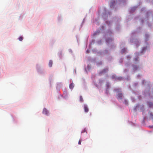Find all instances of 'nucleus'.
Instances as JSON below:
<instances>
[{"label":"nucleus","mask_w":153,"mask_h":153,"mask_svg":"<svg viewBox=\"0 0 153 153\" xmlns=\"http://www.w3.org/2000/svg\"><path fill=\"white\" fill-rule=\"evenodd\" d=\"M115 90L119 92L117 95V98L118 100H122L123 97L122 93L120 92V90L119 89H116Z\"/></svg>","instance_id":"f257e3e1"},{"label":"nucleus","mask_w":153,"mask_h":153,"mask_svg":"<svg viewBox=\"0 0 153 153\" xmlns=\"http://www.w3.org/2000/svg\"><path fill=\"white\" fill-rule=\"evenodd\" d=\"M108 71V68H105L103 69L102 71H100L99 73V74L100 75H102L103 74H104L107 72Z\"/></svg>","instance_id":"f03ea898"},{"label":"nucleus","mask_w":153,"mask_h":153,"mask_svg":"<svg viewBox=\"0 0 153 153\" xmlns=\"http://www.w3.org/2000/svg\"><path fill=\"white\" fill-rule=\"evenodd\" d=\"M84 111L85 112H88V107H87V106L86 105H84Z\"/></svg>","instance_id":"7ed1b4c3"},{"label":"nucleus","mask_w":153,"mask_h":153,"mask_svg":"<svg viewBox=\"0 0 153 153\" xmlns=\"http://www.w3.org/2000/svg\"><path fill=\"white\" fill-rule=\"evenodd\" d=\"M43 113L48 115V111L45 108H44L43 111Z\"/></svg>","instance_id":"20e7f679"},{"label":"nucleus","mask_w":153,"mask_h":153,"mask_svg":"<svg viewBox=\"0 0 153 153\" xmlns=\"http://www.w3.org/2000/svg\"><path fill=\"white\" fill-rule=\"evenodd\" d=\"M149 118L152 120H153V113L149 112Z\"/></svg>","instance_id":"39448f33"},{"label":"nucleus","mask_w":153,"mask_h":153,"mask_svg":"<svg viewBox=\"0 0 153 153\" xmlns=\"http://www.w3.org/2000/svg\"><path fill=\"white\" fill-rule=\"evenodd\" d=\"M148 105L149 106V107H152V106H153V104L151 102H149L148 103Z\"/></svg>","instance_id":"423d86ee"},{"label":"nucleus","mask_w":153,"mask_h":153,"mask_svg":"<svg viewBox=\"0 0 153 153\" xmlns=\"http://www.w3.org/2000/svg\"><path fill=\"white\" fill-rule=\"evenodd\" d=\"M53 62L52 60H50L49 63V67H51L52 66Z\"/></svg>","instance_id":"0eeeda50"},{"label":"nucleus","mask_w":153,"mask_h":153,"mask_svg":"<svg viewBox=\"0 0 153 153\" xmlns=\"http://www.w3.org/2000/svg\"><path fill=\"white\" fill-rule=\"evenodd\" d=\"M74 84L71 83L70 84V85H69V87H70V88L72 89L74 88Z\"/></svg>","instance_id":"6e6552de"},{"label":"nucleus","mask_w":153,"mask_h":153,"mask_svg":"<svg viewBox=\"0 0 153 153\" xmlns=\"http://www.w3.org/2000/svg\"><path fill=\"white\" fill-rule=\"evenodd\" d=\"M114 3H115L114 1L113 2H111L110 3V5L111 7H113Z\"/></svg>","instance_id":"1a4fd4ad"},{"label":"nucleus","mask_w":153,"mask_h":153,"mask_svg":"<svg viewBox=\"0 0 153 153\" xmlns=\"http://www.w3.org/2000/svg\"><path fill=\"white\" fill-rule=\"evenodd\" d=\"M112 41V39H108L106 40V42H107L109 43V42Z\"/></svg>","instance_id":"9d476101"},{"label":"nucleus","mask_w":153,"mask_h":153,"mask_svg":"<svg viewBox=\"0 0 153 153\" xmlns=\"http://www.w3.org/2000/svg\"><path fill=\"white\" fill-rule=\"evenodd\" d=\"M126 51V49L125 48H124L122 50L121 52L122 53H124Z\"/></svg>","instance_id":"9b49d317"},{"label":"nucleus","mask_w":153,"mask_h":153,"mask_svg":"<svg viewBox=\"0 0 153 153\" xmlns=\"http://www.w3.org/2000/svg\"><path fill=\"white\" fill-rule=\"evenodd\" d=\"M80 101L81 102H82L83 101V98H82V96H80Z\"/></svg>","instance_id":"f8f14e48"},{"label":"nucleus","mask_w":153,"mask_h":153,"mask_svg":"<svg viewBox=\"0 0 153 153\" xmlns=\"http://www.w3.org/2000/svg\"><path fill=\"white\" fill-rule=\"evenodd\" d=\"M19 41H22L23 39V38L22 36H20L19 38Z\"/></svg>","instance_id":"ddd939ff"},{"label":"nucleus","mask_w":153,"mask_h":153,"mask_svg":"<svg viewBox=\"0 0 153 153\" xmlns=\"http://www.w3.org/2000/svg\"><path fill=\"white\" fill-rule=\"evenodd\" d=\"M106 86H107V89H108L109 88V87H110V85H109V83H107L106 84Z\"/></svg>","instance_id":"4468645a"},{"label":"nucleus","mask_w":153,"mask_h":153,"mask_svg":"<svg viewBox=\"0 0 153 153\" xmlns=\"http://www.w3.org/2000/svg\"><path fill=\"white\" fill-rule=\"evenodd\" d=\"M111 77H112V79H115L116 78L115 75H113Z\"/></svg>","instance_id":"2eb2a0df"},{"label":"nucleus","mask_w":153,"mask_h":153,"mask_svg":"<svg viewBox=\"0 0 153 153\" xmlns=\"http://www.w3.org/2000/svg\"><path fill=\"white\" fill-rule=\"evenodd\" d=\"M134 60L136 61H138V60H139V58L138 57H137V58H135V59Z\"/></svg>","instance_id":"dca6fc26"},{"label":"nucleus","mask_w":153,"mask_h":153,"mask_svg":"<svg viewBox=\"0 0 153 153\" xmlns=\"http://www.w3.org/2000/svg\"><path fill=\"white\" fill-rule=\"evenodd\" d=\"M146 48H146V47H145L143 48V51H144L146 50Z\"/></svg>","instance_id":"f3484780"},{"label":"nucleus","mask_w":153,"mask_h":153,"mask_svg":"<svg viewBox=\"0 0 153 153\" xmlns=\"http://www.w3.org/2000/svg\"><path fill=\"white\" fill-rule=\"evenodd\" d=\"M81 141L80 140H79L78 142V144L80 145L81 144Z\"/></svg>","instance_id":"a211bd4d"},{"label":"nucleus","mask_w":153,"mask_h":153,"mask_svg":"<svg viewBox=\"0 0 153 153\" xmlns=\"http://www.w3.org/2000/svg\"><path fill=\"white\" fill-rule=\"evenodd\" d=\"M128 103L127 101L126 100H125V104L126 105H127L128 104Z\"/></svg>","instance_id":"6ab92c4d"},{"label":"nucleus","mask_w":153,"mask_h":153,"mask_svg":"<svg viewBox=\"0 0 153 153\" xmlns=\"http://www.w3.org/2000/svg\"><path fill=\"white\" fill-rule=\"evenodd\" d=\"M122 79L121 77H118L117 78V79Z\"/></svg>","instance_id":"aec40b11"},{"label":"nucleus","mask_w":153,"mask_h":153,"mask_svg":"<svg viewBox=\"0 0 153 153\" xmlns=\"http://www.w3.org/2000/svg\"><path fill=\"white\" fill-rule=\"evenodd\" d=\"M128 58H129H129H131V57H130V56H128L127 57V58H128Z\"/></svg>","instance_id":"412c9836"},{"label":"nucleus","mask_w":153,"mask_h":153,"mask_svg":"<svg viewBox=\"0 0 153 153\" xmlns=\"http://www.w3.org/2000/svg\"><path fill=\"white\" fill-rule=\"evenodd\" d=\"M87 52L88 53V52H89V51H88V50H87Z\"/></svg>","instance_id":"4be33fe9"}]
</instances>
